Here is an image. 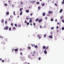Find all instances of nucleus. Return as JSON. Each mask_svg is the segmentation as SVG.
Wrapping results in <instances>:
<instances>
[{
    "label": "nucleus",
    "instance_id": "f257e3e1",
    "mask_svg": "<svg viewBox=\"0 0 64 64\" xmlns=\"http://www.w3.org/2000/svg\"><path fill=\"white\" fill-rule=\"evenodd\" d=\"M9 29V27L8 26H6L4 28V30H8Z\"/></svg>",
    "mask_w": 64,
    "mask_h": 64
},
{
    "label": "nucleus",
    "instance_id": "f03ea898",
    "mask_svg": "<svg viewBox=\"0 0 64 64\" xmlns=\"http://www.w3.org/2000/svg\"><path fill=\"white\" fill-rule=\"evenodd\" d=\"M42 19H41L40 20H38V22H39V23H40V22H42Z\"/></svg>",
    "mask_w": 64,
    "mask_h": 64
},
{
    "label": "nucleus",
    "instance_id": "7ed1b4c3",
    "mask_svg": "<svg viewBox=\"0 0 64 64\" xmlns=\"http://www.w3.org/2000/svg\"><path fill=\"white\" fill-rule=\"evenodd\" d=\"M48 13H49V14H50L51 13H53V12L49 11H48Z\"/></svg>",
    "mask_w": 64,
    "mask_h": 64
},
{
    "label": "nucleus",
    "instance_id": "20e7f679",
    "mask_svg": "<svg viewBox=\"0 0 64 64\" xmlns=\"http://www.w3.org/2000/svg\"><path fill=\"white\" fill-rule=\"evenodd\" d=\"M31 2V1H30V3H33V4L35 2V1H32V2Z\"/></svg>",
    "mask_w": 64,
    "mask_h": 64
},
{
    "label": "nucleus",
    "instance_id": "39448f33",
    "mask_svg": "<svg viewBox=\"0 0 64 64\" xmlns=\"http://www.w3.org/2000/svg\"><path fill=\"white\" fill-rule=\"evenodd\" d=\"M44 50L45 51H44V54H47V52L46 50Z\"/></svg>",
    "mask_w": 64,
    "mask_h": 64
},
{
    "label": "nucleus",
    "instance_id": "423d86ee",
    "mask_svg": "<svg viewBox=\"0 0 64 64\" xmlns=\"http://www.w3.org/2000/svg\"><path fill=\"white\" fill-rule=\"evenodd\" d=\"M42 14L43 15V16H45V15L46 14L45 13V12H44L42 13Z\"/></svg>",
    "mask_w": 64,
    "mask_h": 64
},
{
    "label": "nucleus",
    "instance_id": "0eeeda50",
    "mask_svg": "<svg viewBox=\"0 0 64 64\" xmlns=\"http://www.w3.org/2000/svg\"><path fill=\"white\" fill-rule=\"evenodd\" d=\"M44 5H45V3L44 2L42 4V6H44Z\"/></svg>",
    "mask_w": 64,
    "mask_h": 64
},
{
    "label": "nucleus",
    "instance_id": "6e6552de",
    "mask_svg": "<svg viewBox=\"0 0 64 64\" xmlns=\"http://www.w3.org/2000/svg\"><path fill=\"white\" fill-rule=\"evenodd\" d=\"M38 20H39V18H37V19H36L35 21L36 22H37V21H38Z\"/></svg>",
    "mask_w": 64,
    "mask_h": 64
},
{
    "label": "nucleus",
    "instance_id": "1a4fd4ad",
    "mask_svg": "<svg viewBox=\"0 0 64 64\" xmlns=\"http://www.w3.org/2000/svg\"><path fill=\"white\" fill-rule=\"evenodd\" d=\"M46 46H44L42 47V49H46Z\"/></svg>",
    "mask_w": 64,
    "mask_h": 64
},
{
    "label": "nucleus",
    "instance_id": "9d476101",
    "mask_svg": "<svg viewBox=\"0 0 64 64\" xmlns=\"http://www.w3.org/2000/svg\"><path fill=\"white\" fill-rule=\"evenodd\" d=\"M63 11V10H62V9H61L60 10V13H61V12H62V11Z\"/></svg>",
    "mask_w": 64,
    "mask_h": 64
},
{
    "label": "nucleus",
    "instance_id": "9b49d317",
    "mask_svg": "<svg viewBox=\"0 0 64 64\" xmlns=\"http://www.w3.org/2000/svg\"><path fill=\"white\" fill-rule=\"evenodd\" d=\"M26 13H28L29 12V10H26Z\"/></svg>",
    "mask_w": 64,
    "mask_h": 64
},
{
    "label": "nucleus",
    "instance_id": "f8f14e48",
    "mask_svg": "<svg viewBox=\"0 0 64 64\" xmlns=\"http://www.w3.org/2000/svg\"><path fill=\"white\" fill-rule=\"evenodd\" d=\"M18 48H17L16 49H15L14 50V51H16V52L18 51Z\"/></svg>",
    "mask_w": 64,
    "mask_h": 64
},
{
    "label": "nucleus",
    "instance_id": "ddd939ff",
    "mask_svg": "<svg viewBox=\"0 0 64 64\" xmlns=\"http://www.w3.org/2000/svg\"><path fill=\"white\" fill-rule=\"evenodd\" d=\"M48 37L50 38H52V36H49Z\"/></svg>",
    "mask_w": 64,
    "mask_h": 64
},
{
    "label": "nucleus",
    "instance_id": "4468645a",
    "mask_svg": "<svg viewBox=\"0 0 64 64\" xmlns=\"http://www.w3.org/2000/svg\"><path fill=\"white\" fill-rule=\"evenodd\" d=\"M22 10H23V8H20V11H22Z\"/></svg>",
    "mask_w": 64,
    "mask_h": 64
},
{
    "label": "nucleus",
    "instance_id": "2eb2a0df",
    "mask_svg": "<svg viewBox=\"0 0 64 64\" xmlns=\"http://www.w3.org/2000/svg\"><path fill=\"white\" fill-rule=\"evenodd\" d=\"M31 45L32 46V47H34V46H35V44H31Z\"/></svg>",
    "mask_w": 64,
    "mask_h": 64
},
{
    "label": "nucleus",
    "instance_id": "dca6fc26",
    "mask_svg": "<svg viewBox=\"0 0 64 64\" xmlns=\"http://www.w3.org/2000/svg\"><path fill=\"white\" fill-rule=\"evenodd\" d=\"M22 12H21L20 13V15H22Z\"/></svg>",
    "mask_w": 64,
    "mask_h": 64
},
{
    "label": "nucleus",
    "instance_id": "f3484780",
    "mask_svg": "<svg viewBox=\"0 0 64 64\" xmlns=\"http://www.w3.org/2000/svg\"><path fill=\"white\" fill-rule=\"evenodd\" d=\"M12 30H13V29L15 30L16 29V28L15 27H13L12 28Z\"/></svg>",
    "mask_w": 64,
    "mask_h": 64
},
{
    "label": "nucleus",
    "instance_id": "a211bd4d",
    "mask_svg": "<svg viewBox=\"0 0 64 64\" xmlns=\"http://www.w3.org/2000/svg\"><path fill=\"white\" fill-rule=\"evenodd\" d=\"M6 15H9V12H6Z\"/></svg>",
    "mask_w": 64,
    "mask_h": 64
},
{
    "label": "nucleus",
    "instance_id": "6ab92c4d",
    "mask_svg": "<svg viewBox=\"0 0 64 64\" xmlns=\"http://www.w3.org/2000/svg\"><path fill=\"white\" fill-rule=\"evenodd\" d=\"M29 22H27L26 25H29Z\"/></svg>",
    "mask_w": 64,
    "mask_h": 64
},
{
    "label": "nucleus",
    "instance_id": "aec40b11",
    "mask_svg": "<svg viewBox=\"0 0 64 64\" xmlns=\"http://www.w3.org/2000/svg\"><path fill=\"white\" fill-rule=\"evenodd\" d=\"M3 22H4V20H2L1 21L2 23H3Z\"/></svg>",
    "mask_w": 64,
    "mask_h": 64
},
{
    "label": "nucleus",
    "instance_id": "412c9836",
    "mask_svg": "<svg viewBox=\"0 0 64 64\" xmlns=\"http://www.w3.org/2000/svg\"><path fill=\"white\" fill-rule=\"evenodd\" d=\"M51 21H53V18H52L51 19Z\"/></svg>",
    "mask_w": 64,
    "mask_h": 64
},
{
    "label": "nucleus",
    "instance_id": "4be33fe9",
    "mask_svg": "<svg viewBox=\"0 0 64 64\" xmlns=\"http://www.w3.org/2000/svg\"><path fill=\"white\" fill-rule=\"evenodd\" d=\"M37 47H38V46H34V48H37Z\"/></svg>",
    "mask_w": 64,
    "mask_h": 64
},
{
    "label": "nucleus",
    "instance_id": "5701e85b",
    "mask_svg": "<svg viewBox=\"0 0 64 64\" xmlns=\"http://www.w3.org/2000/svg\"><path fill=\"white\" fill-rule=\"evenodd\" d=\"M20 5H22V4L23 3V2H22L21 1L20 2Z\"/></svg>",
    "mask_w": 64,
    "mask_h": 64
},
{
    "label": "nucleus",
    "instance_id": "b1692460",
    "mask_svg": "<svg viewBox=\"0 0 64 64\" xmlns=\"http://www.w3.org/2000/svg\"><path fill=\"white\" fill-rule=\"evenodd\" d=\"M46 34H44V38H45V37H46Z\"/></svg>",
    "mask_w": 64,
    "mask_h": 64
},
{
    "label": "nucleus",
    "instance_id": "393cba45",
    "mask_svg": "<svg viewBox=\"0 0 64 64\" xmlns=\"http://www.w3.org/2000/svg\"><path fill=\"white\" fill-rule=\"evenodd\" d=\"M4 5L5 6H7L8 5L7 4H5Z\"/></svg>",
    "mask_w": 64,
    "mask_h": 64
},
{
    "label": "nucleus",
    "instance_id": "a878e982",
    "mask_svg": "<svg viewBox=\"0 0 64 64\" xmlns=\"http://www.w3.org/2000/svg\"><path fill=\"white\" fill-rule=\"evenodd\" d=\"M62 30H64V28L63 27L62 28Z\"/></svg>",
    "mask_w": 64,
    "mask_h": 64
},
{
    "label": "nucleus",
    "instance_id": "bb28decb",
    "mask_svg": "<svg viewBox=\"0 0 64 64\" xmlns=\"http://www.w3.org/2000/svg\"><path fill=\"white\" fill-rule=\"evenodd\" d=\"M35 51H34L33 52L34 54H35Z\"/></svg>",
    "mask_w": 64,
    "mask_h": 64
},
{
    "label": "nucleus",
    "instance_id": "cd10ccee",
    "mask_svg": "<svg viewBox=\"0 0 64 64\" xmlns=\"http://www.w3.org/2000/svg\"><path fill=\"white\" fill-rule=\"evenodd\" d=\"M8 19L10 21H11V19L10 18H9Z\"/></svg>",
    "mask_w": 64,
    "mask_h": 64
},
{
    "label": "nucleus",
    "instance_id": "c85d7f7f",
    "mask_svg": "<svg viewBox=\"0 0 64 64\" xmlns=\"http://www.w3.org/2000/svg\"><path fill=\"white\" fill-rule=\"evenodd\" d=\"M14 15L15 16V15H16V14H15V11H14Z\"/></svg>",
    "mask_w": 64,
    "mask_h": 64
},
{
    "label": "nucleus",
    "instance_id": "c756f323",
    "mask_svg": "<svg viewBox=\"0 0 64 64\" xmlns=\"http://www.w3.org/2000/svg\"><path fill=\"white\" fill-rule=\"evenodd\" d=\"M30 56V55H29V56H28V57L30 58H31V56Z\"/></svg>",
    "mask_w": 64,
    "mask_h": 64
},
{
    "label": "nucleus",
    "instance_id": "7c9ffc66",
    "mask_svg": "<svg viewBox=\"0 0 64 64\" xmlns=\"http://www.w3.org/2000/svg\"><path fill=\"white\" fill-rule=\"evenodd\" d=\"M28 49H31V47H28Z\"/></svg>",
    "mask_w": 64,
    "mask_h": 64
},
{
    "label": "nucleus",
    "instance_id": "2f4dec72",
    "mask_svg": "<svg viewBox=\"0 0 64 64\" xmlns=\"http://www.w3.org/2000/svg\"><path fill=\"white\" fill-rule=\"evenodd\" d=\"M18 26V27H21V24H20Z\"/></svg>",
    "mask_w": 64,
    "mask_h": 64
},
{
    "label": "nucleus",
    "instance_id": "473e14b6",
    "mask_svg": "<svg viewBox=\"0 0 64 64\" xmlns=\"http://www.w3.org/2000/svg\"><path fill=\"white\" fill-rule=\"evenodd\" d=\"M29 22L30 23H31L32 22V20H30L29 21Z\"/></svg>",
    "mask_w": 64,
    "mask_h": 64
},
{
    "label": "nucleus",
    "instance_id": "72a5a7b5",
    "mask_svg": "<svg viewBox=\"0 0 64 64\" xmlns=\"http://www.w3.org/2000/svg\"><path fill=\"white\" fill-rule=\"evenodd\" d=\"M36 3L37 4H39V2H37Z\"/></svg>",
    "mask_w": 64,
    "mask_h": 64
},
{
    "label": "nucleus",
    "instance_id": "f704fd0d",
    "mask_svg": "<svg viewBox=\"0 0 64 64\" xmlns=\"http://www.w3.org/2000/svg\"><path fill=\"white\" fill-rule=\"evenodd\" d=\"M24 23H27V21H26V20H25Z\"/></svg>",
    "mask_w": 64,
    "mask_h": 64
},
{
    "label": "nucleus",
    "instance_id": "c9c22d12",
    "mask_svg": "<svg viewBox=\"0 0 64 64\" xmlns=\"http://www.w3.org/2000/svg\"><path fill=\"white\" fill-rule=\"evenodd\" d=\"M11 30V28H9V30L10 31Z\"/></svg>",
    "mask_w": 64,
    "mask_h": 64
},
{
    "label": "nucleus",
    "instance_id": "e433bc0d",
    "mask_svg": "<svg viewBox=\"0 0 64 64\" xmlns=\"http://www.w3.org/2000/svg\"><path fill=\"white\" fill-rule=\"evenodd\" d=\"M22 60H25V58H22Z\"/></svg>",
    "mask_w": 64,
    "mask_h": 64
},
{
    "label": "nucleus",
    "instance_id": "4c0bfd02",
    "mask_svg": "<svg viewBox=\"0 0 64 64\" xmlns=\"http://www.w3.org/2000/svg\"><path fill=\"white\" fill-rule=\"evenodd\" d=\"M41 58V57H39V58H38V60H40V59Z\"/></svg>",
    "mask_w": 64,
    "mask_h": 64
},
{
    "label": "nucleus",
    "instance_id": "58836bf2",
    "mask_svg": "<svg viewBox=\"0 0 64 64\" xmlns=\"http://www.w3.org/2000/svg\"><path fill=\"white\" fill-rule=\"evenodd\" d=\"M10 25L11 26H13V23H11Z\"/></svg>",
    "mask_w": 64,
    "mask_h": 64
},
{
    "label": "nucleus",
    "instance_id": "ea45409f",
    "mask_svg": "<svg viewBox=\"0 0 64 64\" xmlns=\"http://www.w3.org/2000/svg\"><path fill=\"white\" fill-rule=\"evenodd\" d=\"M0 38H3V37L2 36H0Z\"/></svg>",
    "mask_w": 64,
    "mask_h": 64
},
{
    "label": "nucleus",
    "instance_id": "a19ab883",
    "mask_svg": "<svg viewBox=\"0 0 64 64\" xmlns=\"http://www.w3.org/2000/svg\"><path fill=\"white\" fill-rule=\"evenodd\" d=\"M14 25L16 27H17V25L16 24H14Z\"/></svg>",
    "mask_w": 64,
    "mask_h": 64
},
{
    "label": "nucleus",
    "instance_id": "79ce46f5",
    "mask_svg": "<svg viewBox=\"0 0 64 64\" xmlns=\"http://www.w3.org/2000/svg\"><path fill=\"white\" fill-rule=\"evenodd\" d=\"M56 6H57V4H54Z\"/></svg>",
    "mask_w": 64,
    "mask_h": 64
},
{
    "label": "nucleus",
    "instance_id": "37998d69",
    "mask_svg": "<svg viewBox=\"0 0 64 64\" xmlns=\"http://www.w3.org/2000/svg\"><path fill=\"white\" fill-rule=\"evenodd\" d=\"M53 29H54V28H53V27L51 28V29H52V30H53Z\"/></svg>",
    "mask_w": 64,
    "mask_h": 64
},
{
    "label": "nucleus",
    "instance_id": "c03bdc74",
    "mask_svg": "<svg viewBox=\"0 0 64 64\" xmlns=\"http://www.w3.org/2000/svg\"><path fill=\"white\" fill-rule=\"evenodd\" d=\"M38 9H40V6H38Z\"/></svg>",
    "mask_w": 64,
    "mask_h": 64
},
{
    "label": "nucleus",
    "instance_id": "a18cd8bd",
    "mask_svg": "<svg viewBox=\"0 0 64 64\" xmlns=\"http://www.w3.org/2000/svg\"><path fill=\"white\" fill-rule=\"evenodd\" d=\"M33 24L34 26H35V23H34Z\"/></svg>",
    "mask_w": 64,
    "mask_h": 64
},
{
    "label": "nucleus",
    "instance_id": "49530a36",
    "mask_svg": "<svg viewBox=\"0 0 64 64\" xmlns=\"http://www.w3.org/2000/svg\"><path fill=\"white\" fill-rule=\"evenodd\" d=\"M56 29H58V28H59V27H58V26H56Z\"/></svg>",
    "mask_w": 64,
    "mask_h": 64
},
{
    "label": "nucleus",
    "instance_id": "de8ad7c7",
    "mask_svg": "<svg viewBox=\"0 0 64 64\" xmlns=\"http://www.w3.org/2000/svg\"><path fill=\"white\" fill-rule=\"evenodd\" d=\"M2 62H4V60H2Z\"/></svg>",
    "mask_w": 64,
    "mask_h": 64
},
{
    "label": "nucleus",
    "instance_id": "09e8293b",
    "mask_svg": "<svg viewBox=\"0 0 64 64\" xmlns=\"http://www.w3.org/2000/svg\"><path fill=\"white\" fill-rule=\"evenodd\" d=\"M32 15H33V14H32V13L31 14H30V16H32Z\"/></svg>",
    "mask_w": 64,
    "mask_h": 64
},
{
    "label": "nucleus",
    "instance_id": "8fccbe9b",
    "mask_svg": "<svg viewBox=\"0 0 64 64\" xmlns=\"http://www.w3.org/2000/svg\"><path fill=\"white\" fill-rule=\"evenodd\" d=\"M62 18H63V17L62 16H61L60 18V19H62Z\"/></svg>",
    "mask_w": 64,
    "mask_h": 64
},
{
    "label": "nucleus",
    "instance_id": "3c124183",
    "mask_svg": "<svg viewBox=\"0 0 64 64\" xmlns=\"http://www.w3.org/2000/svg\"><path fill=\"white\" fill-rule=\"evenodd\" d=\"M45 19H46V20H47V17H46V18H45Z\"/></svg>",
    "mask_w": 64,
    "mask_h": 64
},
{
    "label": "nucleus",
    "instance_id": "603ef678",
    "mask_svg": "<svg viewBox=\"0 0 64 64\" xmlns=\"http://www.w3.org/2000/svg\"><path fill=\"white\" fill-rule=\"evenodd\" d=\"M8 3H10L11 1H10V0H8Z\"/></svg>",
    "mask_w": 64,
    "mask_h": 64
},
{
    "label": "nucleus",
    "instance_id": "864d4df0",
    "mask_svg": "<svg viewBox=\"0 0 64 64\" xmlns=\"http://www.w3.org/2000/svg\"><path fill=\"white\" fill-rule=\"evenodd\" d=\"M48 47H49V46H48L47 47V48H46V49H47L48 48Z\"/></svg>",
    "mask_w": 64,
    "mask_h": 64
},
{
    "label": "nucleus",
    "instance_id": "5fc2aeb1",
    "mask_svg": "<svg viewBox=\"0 0 64 64\" xmlns=\"http://www.w3.org/2000/svg\"><path fill=\"white\" fill-rule=\"evenodd\" d=\"M62 22H63V23H64V20H62Z\"/></svg>",
    "mask_w": 64,
    "mask_h": 64
},
{
    "label": "nucleus",
    "instance_id": "6e6d98bb",
    "mask_svg": "<svg viewBox=\"0 0 64 64\" xmlns=\"http://www.w3.org/2000/svg\"><path fill=\"white\" fill-rule=\"evenodd\" d=\"M64 2H62V4H64Z\"/></svg>",
    "mask_w": 64,
    "mask_h": 64
},
{
    "label": "nucleus",
    "instance_id": "4d7b16f0",
    "mask_svg": "<svg viewBox=\"0 0 64 64\" xmlns=\"http://www.w3.org/2000/svg\"><path fill=\"white\" fill-rule=\"evenodd\" d=\"M5 24H7V21H6L5 22Z\"/></svg>",
    "mask_w": 64,
    "mask_h": 64
},
{
    "label": "nucleus",
    "instance_id": "13d9d810",
    "mask_svg": "<svg viewBox=\"0 0 64 64\" xmlns=\"http://www.w3.org/2000/svg\"><path fill=\"white\" fill-rule=\"evenodd\" d=\"M26 20H28V18H26Z\"/></svg>",
    "mask_w": 64,
    "mask_h": 64
},
{
    "label": "nucleus",
    "instance_id": "bf43d9fd",
    "mask_svg": "<svg viewBox=\"0 0 64 64\" xmlns=\"http://www.w3.org/2000/svg\"><path fill=\"white\" fill-rule=\"evenodd\" d=\"M30 25L32 26V23H30Z\"/></svg>",
    "mask_w": 64,
    "mask_h": 64
},
{
    "label": "nucleus",
    "instance_id": "052dcab7",
    "mask_svg": "<svg viewBox=\"0 0 64 64\" xmlns=\"http://www.w3.org/2000/svg\"><path fill=\"white\" fill-rule=\"evenodd\" d=\"M41 27H42V26H40V28H41Z\"/></svg>",
    "mask_w": 64,
    "mask_h": 64
},
{
    "label": "nucleus",
    "instance_id": "680f3d73",
    "mask_svg": "<svg viewBox=\"0 0 64 64\" xmlns=\"http://www.w3.org/2000/svg\"><path fill=\"white\" fill-rule=\"evenodd\" d=\"M53 33V32H52L51 33V34H52Z\"/></svg>",
    "mask_w": 64,
    "mask_h": 64
},
{
    "label": "nucleus",
    "instance_id": "e2e57ef3",
    "mask_svg": "<svg viewBox=\"0 0 64 64\" xmlns=\"http://www.w3.org/2000/svg\"><path fill=\"white\" fill-rule=\"evenodd\" d=\"M20 55H22V53L21 52L20 53Z\"/></svg>",
    "mask_w": 64,
    "mask_h": 64
},
{
    "label": "nucleus",
    "instance_id": "0e129e2a",
    "mask_svg": "<svg viewBox=\"0 0 64 64\" xmlns=\"http://www.w3.org/2000/svg\"><path fill=\"white\" fill-rule=\"evenodd\" d=\"M30 20H32V18H31L30 19Z\"/></svg>",
    "mask_w": 64,
    "mask_h": 64
},
{
    "label": "nucleus",
    "instance_id": "69168bd1",
    "mask_svg": "<svg viewBox=\"0 0 64 64\" xmlns=\"http://www.w3.org/2000/svg\"><path fill=\"white\" fill-rule=\"evenodd\" d=\"M20 51H21V50H22V48H20Z\"/></svg>",
    "mask_w": 64,
    "mask_h": 64
},
{
    "label": "nucleus",
    "instance_id": "338daca9",
    "mask_svg": "<svg viewBox=\"0 0 64 64\" xmlns=\"http://www.w3.org/2000/svg\"><path fill=\"white\" fill-rule=\"evenodd\" d=\"M2 60V58H0V60Z\"/></svg>",
    "mask_w": 64,
    "mask_h": 64
},
{
    "label": "nucleus",
    "instance_id": "774afa93",
    "mask_svg": "<svg viewBox=\"0 0 64 64\" xmlns=\"http://www.w3.org/2000/svg\"><path fill=\"white\" fill-rule=\"evenodd\" d=\"M55 21H56V22H57V19H56Z\"/></svg>",
    "mask_w": 64,
    "mask_h": 64
}]
</instances>
